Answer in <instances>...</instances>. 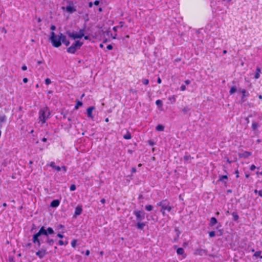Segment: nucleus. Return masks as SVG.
<instances>
[{
	"mask_svg": "<svg viewBox=\"0 0 262 262\" xmlns=\"http://www.w3.org/2000/svg\"><path fill=\"white\" fill-rule=\"evenodd\" d=\"M82 211V208L81 205H78L76 208L74 213V215L73 216L74 217H76L77 216L81 214Z\"/></svg>",
	"mask_w": 262,
	"mask_h": 262,
	"instance_id": "obj_10",
	"label": "nucleus"
},
{
	"mask_svg": "<svg viewBox=\"0 0 262 262\" xmlns=\"http://www.w3.org/2000/svg\"><path fill=\"white\" fill-rule=\"evenodd\" d=\"M82 102L80 101H77L76 102V104L75 106V109H78L79 106H82Z\"/></svg>",
	"mask_w": 262,
	"mask_h": 262,
	"instance_id": "obj_29",
	"label": "nucleus"
},
{
	"mask_svg": "<svg viewBox=\"0 0 262 262\" xmlns=\"http://www.w3.org/2000/svg\"><path fill=\"white\" fill-rule=\"evenodd\" d=\"M256 167L254 165H251L250 168L251 170H254L255 169Z\"/></svg>",
	"mask_w": 262,
	"mask_h": 262,
	"instance_id": "obj_43",
	"label": "nucleus"
},
{
	"mask_svg": "<svg viewBox=\"0 0 262 262\" xmlns=\"http://www.w3.org/2000/svg\"><path fill=\"white\" fill-rule=\"evenodd\" d=\"M156 104L158 106V107H162L163 106L162 102L161 100H157L156 101Z\"/></svg>",
	"mask_w": 262,
	"mask_h": 262,
	"instance_id": "obj_26",
	"label": "nucleus"
},
{
	"mask_svg": "<svg viewBox=\"0 0 262 262\" xmlns=\"http://www.w3.org/2000/svg\"><path fill=\"white\" fill-rule=\"evenodd\" d=\"M215 232L213 231H210L209 232V235L211 237H213L215 236Z\"/></svg>",
	"mask_w": 262,
	"mask_h": 262,
	"instance_id": "obj_33",
	"label": "nucleus"
},
{
	"mask_svg": "<svg viewBox=\"0 0 262 262\" xmlns=\"http://www.w3.org/2000/svg\"><path fill=\"white\" fill-rule=\"evenodd\" d=\"M122 27V26H115V27H114L113 28V30L115 31V32H116L117 31V29L119 28H121Z\"/></svg>",
	"mask_w": 262,
	"mask_h": 262,
	"instance_id": "obj_40",
	"label": "nucleus"
},
{
	"mask_svg": "<svg viewBox=\"0 0 262 262\" xmlns=\"http://www.w3.org/2000/svg\"><path fill=\"white\" fill-rule=\"evenodd\" d=\"M133 213L135 215L137 220L139 221H141L144 219V215L142 214V212L140 210H135Z\"/></svg>",
	"mask_w": 262,
	"mask_h": 262,
	"instance_id": "obj_9",
	"label": "nucleus"
},
{
	"mask_svg": "<svg viewBox=\"0 0 262 262\" xmlns=\"http://www.w3.org/2000/svg\"><path fill=\"white\" fill-rule=\"evenodd\" d=\"M164 129V126L159 124L156 126V130L158 131H163Z\"/></svg>",
	"mask_w": 262,
	"mask_h": 262,
	"instance_id": "obj_22",
	"label": "nucleus"
},
{
	"mask_svg": "<svg viewBox=\"0 0 262 262\" xmlns=\"http://www.w3.org/2000/svg\"><path fill=\"white\" fill-rule=\"evenodd\" d=\"M90 254V251L89 250H86L85 251V255L86 256H89Z\"/></svg>",
	"mask_w": 262,
	"mask_h": 262,
	"instance_id": "obj_56",
	"label": "nucleus"
},
{
	"mask_svg": "<svg viewBox=\"0 0 262 262\" xmlns=\"http://www.w3.org/2000/svg\"><path fill=\"white\" fill-rule=\"evenodd\" d=\"M76 244H77V240L76 239H73L72 242H71V246L73 247V248H75L76 246Z\"/></svg>",
	"mask_w": 262,
	"mask_h": 262,
	"instance_id": "obj_31",
	"label": "nucleus"
},
{
	"mask_svg": "<svg viewBox=\"0 0 262 262\" xmlns=\"http://www.w3.org/2000/svg\"><path fill=\"white\" fill-rule=\"evenodd\" d=\"M145 208L147 211H150L152 210L153 206L151 205H147L145 206Z\"/></svg>",
	"mask_w": 262,
	"mask_h": 262,
	"instance_id": "obj_28",
	"label": "nucleus"
},
{
	"mask_svg": "<svg viewBox=\"0 0 262 262\" xmlns=\"http://www.w3.org/2000/svg\"><path fill=\"white\" fill-rule=\"evenodd\" d=\"M68 5L64 7H62L61 9L63 10H66L67 12L70 14H72L76 11V8L75 6L76 2L72 1H68L67 2Z\"/></svg>",
	"mask_w": 262,
	"mask_h": 262,
	"instance_id": "obj_5",
	"label": "nucleus"
},
{
	"mask_svg": "<svg viewBox=\"0 0 262 262\" xmlns=\"http://www.w3.org/2000/svg\"><path fill=\"white\" fill-rule=\"evenodd\" d=\"M227 179H228L227 176H226V175H223V176H220L219 180L220 181H223V180L224 179L227 180Z\"/></svg>",
	"mask_w": 262,
	"mask_h": 262,
	"instance_id": "obj_30",
	"label": "nucleus"
},
{
	"mask_svg": "<svg viewBox=\"0 0 262 262\" xmlns=\"http://www.w3.org/2000/svg\"><path fill=\"white\" fill-rule=\"evenodd\" d=\"M190 111V108L188 106H185L182 110L183 113L184 114H187L188 113V112Z\"/></svg>",
	"mask_w": 262,
	"mask_h": 262,
	"instance_id": "obj_20",
	"label": "nucleus"
},
{
	"mask_svg": "<svg viewBox=\"0 0 262 262\" xmlns=\"http://www.w3.org/2000/svg\"><path fill=\"white\" fill-rule=\"evenodd\" d=\"M177 253L178 255H181L183 258L186 257V254H184V250L182 248H178L177 250Z\"/></svg>",
	"mask_w": 262,
	"mask_h": 262,
	"instance_id": "obj_16",
	"label": "nucleus"
},
{
	"mask_svg": "<svg viewBox=\"0 0 262 262\" xmlns=\"http://www.w3.org/2000/svg\"><path fill=\"white\" fill-rule=\"evenodd\" d=\"M28 78H24L23 79V82H24V83H27V82H28Z\"/></svg>",
	"mask_w": 262,
	"mask_h": 262,
	"instance_id": "obj_57",
	"label": "nucleus"
},
{
	"mask_svg": "<svg viewBox=\"0 0 262 262\" xmlns=\"http://www.w3.org/2000/svg\"><path fill=\"white\" fill-rule=\"evenodd\" d=\"M136 168H135V167H133V168H132V172H136Z\"/></svg>",
	"mask_w": 262,
	"mask_h": 262,
	"instance_id": "obj_64",
	"label": "nucleus"
},
{
	"mask_svg": "<svg viewBox=\"0 0 262 262\" xmlns=\"http://www.w3.org/2000/svg\"><path fill=\"white\" fill-rule=\"evenodd\" d=\"M258 126V123L255 121H253L252 124V128L253 130H256Z\"/></svg>",
	"mask_w": 262,
	"mask_h": 262,
	"instance_id": "obj_23",
	"label": "nucleus"
},
{
	"mask_svg": "<svg viewBox=\"0 0 262 262\" xmlns=\"http://www.w3.org/2000/svg\"><path fill=\"white\" fill-rule=\"evenodd\" d=\"M188 245V243L187 242H184L183 244V246L185 247Z\"/></svg>",
	"mask_w": 262,
	"mask_h": 262,
	"instance_id": "obj_62",
	"label": "nucleus"
},
{
	"mask_svg": "<svg viewBox=\"0 0 262 262\" xmlns=\"http://www.w3.org/2000/svg\"><path fill=\"white\" fill-rule=\"evenodd\" d=\"M240 92L242 94V96L241 99H242V102L243 103V102H244L246 101V100L245 99V97L248 96L249 95V94L245 89L240 90Z\"/></svg>",
	"mask_w": 262,
	"mask_h": 262,
	"instance_id": "obj_12",
	"label": "nucleus"
},
{
	"mask_svg": "<svg viewBox=\"0 0 262 262\" xmlns=\"http://www.w3.org/2000/svg\"><path fill=\"white\" fill-rule=\"evenodd\" d=\"M94 110H95L94 106H90L87 108L86 113L88 117L93 119L94 117L92 115V112Z\"/></svg>",
	"mask_w": 262,
	"mask_h": 262,
	"instance_id": "obj_11",
	"label": "nucleus"
},
{
	"mask_svg": "<svg viewBox=\"0 0 262 262\" xmlns=\"http://www.w3.org/2000/svg\"><path fill=\"white\" fill-rule=\"evenodd\" d=\"M245 155H246V157H248V156H250L251 155V153L250 152H247H247H245Z\"/></svg>",
	"mask_w": 262,
	"mask_h": 262,
	"instance_id": "obj_54",
	"label": "nucleus"
},
{
	"mask_svg": "<svg viewBox=\"0 0 262 262\" xmlns=\"http://www.w3.org/2000/svg\"><path fill=\"white\" fill-rule=\"evenodd\" d=\"M41 141H42V142H46V141H47V138H43L41 139Z\"/></svg>",
	"mask_w": 262,
	"mask_h": 262,
	"instance_id": "obj_63",
	"label": "nucleus"
},
{
	"mask_svg": "<svg viewBox=\"0 0 262 262\" xmlns=\"http://www.w3.org/2000/svg\"><path fill=\"white\" fill-rule=\"evenodd\" d=\"M123 138L127 140L130 139L132 138L130 133L129 132H127L126 134L123 135Z\"/></svg>",
	"mask_w": 262,
	"mask_h": 262,
	"instance_id": "obj_21",
	"label": "nucleus"
},
{
	"mask_svg": "<svg viewBox=\"0 0 262 262\" xmlns=\"http://www.w3.org/2000/svg\"><path fill=\"white\" fill-rule=\"evenodd\" d=\"M185 83L186 84L188 85L190 83V81L189 80H186L185 81Z\"/></svg>",
	"mask_w": 262,
	"mask_h": 262,
	"instance_id": "obj_52",
	"label": "nucleus"
},
{
	"mask_svg": "<svg viewBox=\"0 0 262 262\" xmlns=\"http://www.w3.org/2000/svg\"><path fill=\"white\" fill-rule=\"evenodd\" d=\"M83 44V42L76 40L74 43L67 49V52L69 53L74 54L77 49H79Z\"/></svg>",
	"mask_w": 262,
	"mask_h": 262,
	"instance_id": "obj_6",
	"label": "nucleus"
},
{
	"mask_svg": "<svg viewBox=\"0 0 262 262\" xmlns=\"http://www.w3.org/2000/svg\"><path fill=\"white\" fill-rule=\"evenodd\" d=\"M184 159L185 161H188L191 159V157L189 155H186L184 156Z\"/></svg>",
	"mask_w": 262,
	"mask_h": 262,
	"instance_id": "obj_32",
	"label": "nucleus"
},
{
	"mask_svg": "<svg viewBox=\"0 0 262 262\" xmlns=\"http://www.w3.org/2000/svg\"><path fill=\"white\" fill-rule=\"evenodd\" d=\"M84 29H80L78 33H74L71 32L69 31L67 32V34L69 36V37L73 39H79L81 38L84 36Z\"/></svg>",
	"mask_w": 262,
	"mask_h": 262,
	"instance_id": "obj_7",
	"label": "nucleus"
},
{
	"mask_svg": "<svg viewBox=\"0 0 262 262\" xmlns=\"http://www.w3.org/2000/svg\"><path fill=\"white\" fill-rule=\"evenodd\" d=\"M60 201L58 200H54L51 203L50 206L52 207H57L59 205Z\"/></svg>",
	"mask_w": 262,
	"mask_h": 262,
	"instance_id": "obj_15",
	"label": "nucleus"
},
{
	"mask_svg": "<svg viewBox=\"0 0 262 262\" xmlns=\"http://www.w3.org/2000/svg\"><path fill=\"white\" fill-rule=\"evenodd\" d=\"M169 99L170 100L171 99V102L172 103L175 102V101H176V97H175V96H174V95L172 96L171 98H169Z\"/></svg>",
	"mask_w": 262,
	"mask_h": 262,
	"instance_id": "obj_37",
	"label": "nucleus"
},
{
	"mask_svg": "<svg viewBox=\"0 0 262 262\" xmlns=\"http://www.w3.org/2000/svg\"><path fill=\"white\" fill-rule=\"evenodd\" d=\"M107 49L109 50H111L113 49V46L111 45H108L107 46Z\"/></svg>",
	"mask_w": 262,
	"mask_h": 262,
	"instance_id": "obj_47",
	"label": "nucleus"
},
{
	"mask_svg": "<svg viewBox=\"0 0 262 262\" xmlns=\"http://www.w3.org/2000/svg\"><path fill=\"white\" fill-rule=\"evenodd\" d=\"M100 2L99 1H95L94 3V4L96 6H97L99 4Z\"/></svg>",
	"mask_w": 262,
	"mask_h": 262,
	"instance_id": "obj_51",
	"label": "nucleus"
},
{
	"mask_svg": "<svg viewBox=\"0 0 262 262\" xmlns=\"http://www.w3.org/2000/svg\"><path fill=\"white\" fill-rule=\"evenodd\" d=\"M100 202L102 203V204H104L105 202V200L104 199H102L101 200H100Z\"/></svg>",
	"mask_w": 262,
	"mask_h": 262,
	"instance_id": "obj_61",
	"label": "nucleus"
},
{
	"mask_svg": "<svg viewBox=\"0 0 262 262\" xmlns=\"http://www.w3.org/2000/svg\"><path fill=\"white\" fill-rule=\"evenodd\" d=\"M148 142L149 144H150L151 146H152L155 144L154 142L152 140H149Z\"/></svg>",
	"mask_w": 262,
	"mask_h": 262,
	"instance_id": "obj_46",
	"label": "nucleus"
},
{
	"mask_svg": "<svg viewBox=\"0 0 262 262\" xmlns=\"http://www.w3.org/2000/svg\"><path fill=\"white\" fill-rule=\"evenodd\" d=\"M157 206L161 207L160 211L163 216L165 215V211L170 212L173 208L172 206L170 205L169 202L167 200H162L159 202L157 203Z\"/></svg>",
	"mask_w": 262,
	"mask_h": 262,
	"instance_id": "obj_2",
	"label": "nucleus"
},
{
	"mask_svg": "<svg viewBox=\"0 0 262 262\" xmlns=\"http://www.w3.org/2000/svg\"><path fill=\"white\" fill-rule=\"evenodd\" d=\"M7 119L6 116L5 115H1L0 116V123H3L6 122Z\"/></svg>",
	"mask_w": 262,
	"mask_h": 262,
	"instance_id": "obj_24",
	"label": "nucleus"
},
{
	"mask_svg": "<svg viewBox=\"0 0 262 262\" xmlns=\"http://www.w3.org/2000/svg\"><path fill=\"white\" fill-rule=\"evenodd\" d=\"M129 92L132 93H133V94H137V91L134 90V89H131L129 90Z\"/></svg>",
	"mask_w": 262,
	"mask_h": 262,
	"instance_id": "obj_41",
	"label": "nucleus"
},
{
	"mask_svg": "<svg viewBox=\"0 0 262 262\" xmlns=\"http://www.w3.org/2000/svg\"><path fill=\"white\" fill-rule=\"evenodd\" d=\"M236 91V86H233L230 89L229 93L231 95V94H233L234 93H235Z\"/></svg>",
	"mask_w": 262,
	"mask_h": 262,
	"instance_id": "obj_27",
	"label": "nucleus"
},
{
	"mask_svg": "<svg viewBox=\"0 0 262 262\" xmlns=\"http://www.w3.org/2000/svg\"><path fill=\"white\" fill-rule=\"evenodd\" d=\"M186 90V86L184 85H182L181 86V90L184 91Z\"/></svg>",
	"mask_w": 262,
	"mask_h": 262,
	"instance_id": "obj_45",
	"label": "nucleus"
},
{
	"mask_svg": "<svg viewBox=\"0 0 262 262\" xmlns=\"http://www.w3.org/2000/svg\"><path fill=\"white\" fill-rule=\"evenodd\" d=\"M204 252V250L203 249H199L196 251L197 253L199 254H202V253Z\"/></svg>",
	"mask_w": 262,
	"mask_h": 262,
	"instance_id": "obj_42",
	"label": "nucleus"
},
{
	"mask_svg": "<svg viewBox=\"0 0 262 262\" xmlns=\"http://www.w3.org/2000/svg\"><path fill=\"white\" fill-rule=\"evenodd\" d=\"M54 234V231L51 227L45 229L44 226L40 228L38 232L32 236V242L36 244L39 248L41 244L46 243L49 246L54 244V241L49 237V235Z\"/></svg>",
	"mask_w": 262,
	"mask_h": 262,
	"instance_id": "obj_1",
	"label": "nucleus"
},
{
	"mask_svg": "<svg viewBox=\"0 0 262 262\" xmlns=\"http://www.w3.org/2000/svg\"><path fill=\"white\" fill-rule=\"evenodd\" d=\"M142 83L144 84H145V85H147L149 83V80L147 79H143L142 80Z\"/></svg>",
	"mask_w": 262,
	"mask_h": 262,
	"instance_id": "obj_35",
	"label": "nucleus"
},
{
	"mask_svg": "<svg viewBox=\"0 0 262 262\" xmlns=\"http://www.w3.org/2000/svg\"><path fill=\"white\" fill-rule=\"evenodd\" d=\"M216 223H217V220L216 219V218L214 217H212L210 219L209 225L210 226H213Z\"/></svg>",
	"mask_w": 262,
	"mask_h": 262,
	"instance_id": "obj_17",
	"label": "nucleus"
},
{
	"mask_svg": "<svg viewBox=\"0 0 262 262\" xmlns=\"http://www.w3.org/2000/svg\"><path fill=\"white\" fill-rule=\"evenodd\" d=\"M161 82H162V81H161V78H160V77H159V78H158V79H157V82H158V83H161Z\"/></svg>",
	"mask_w": 262,
	"mask_h": 262,
	"instance_id": "obj_58",
	"label": "nucleus"
},
{
	"mask_svg": "<svg viewBox=\"0 0 262 262\" xmlns=\"http://www.w3.org/2000/svg\"><path fill=\"white\" fill-rule=\"evenodd\" d=\"M93 5V3L91 2H90V3H89V7L90 8H91V7H92Z\"/></svg>",
	"mask_w": 262,
	"mask_h": 262,
	"instance_id": "obj_59",
	"label": "nucleus"
},
{
	"mask_svg": "<svg viewBox=\"0 0 262 262\" xmlns=\"http://www.w3.org/2000/svg\"><path fill=\"white\" fill-rule=\"evenodd\" d=\"M70 189L71 191H74L76 189V186L74 184L71 185Z\"/></svg>",
	"mask_w": 262,
	"mask_h": 262,
	"instance_id": "obj_36",
	"label": "nucleus"
},
{
	"mask_svg": "<svg viewBox=\"0 0 262 262\" xmlns=\"http://www.w3.org/2000/svg\"><path fill=\"white\" fill-rule=\"evenodd\" d=\"M57 236L58 237L61 238H62L64 237L63 235H62V234H61V233H59L57 234Z\"/></svg>",
	"mask_w": 262,
	"mask_h": 262,
	"instance_id": "obj_50",
	"label": "nucleus"
},
{
	"mask_svg": "<svg viewBox=\"0 0 262 262\" xmlns=\"http://www.w3.org/2000/svg\"><path fill=\"white\" fill-rule=\"evenodd\" d=\"M232 215L233 216V220L236 221H237L238 218H239V216L238 215V214H237L236 212H233L232 213Z\"/></svg>",
	"mask_w": 262,
	"mask_h": 262,
	"instance_id": "obj_25",
	"label": "nucleus"
},
{
	"mask_svg": "<svg viewBox=\"0 0 262 262\" xmlns=\"http://www.w3.org/2000/svg\"><path fill=\"white\" fill-rule=\"evenodd\" d=\"M1 31L2 33H4V34H6L7 33V30L5 28H3L1 30Z\"/></svg>",
	"mask_w": 262,
	"mask_h": 262,
	"instance_id": "obj_48",
	"label": "nucleus"
},
{
	"mask_svg": "<svg viewBox=\"0 0 262 262\" xmlns=\"http://www.w3.org/2000/svg\"><path fill=\"white\" fill-rule=\"evenodd\" d=\"M260 254H261L260 251H257L254 253V256L255 257H258L260 256Z\"/></svg>",
	"mask_w": 262,
	"mask_h": 262,
	"instance_id": "obj_38",
	"label": "nucleus"
},
{
	"mask_svg": "<svg viewBox=\"0 0 262 262\" xmlns=\"http://www.w3.org/2000/svg\"><path fill=\"white\" fill-rule=\"evenodd\" d=\"M51 83V80L49 78H46L45 79V83H46V84L49 85Z\"/></svg>",
	"mask_w": 262,
	"mask_h": 262,
	"instance_id": "obj_34",
	"label": "nucleus"
},
{
	"mask_svg": "<svg viewBox=\"0 0 262 262\" xmlns=\"http://www.w3.org/2000/svg\"><path fill=\"white\" fill-rule=\"evenodd\" d=\"M258 195L262 197V189L258 191Z\"/></svg>",
	"mask_w": 262,
	"mask_h": 262,
	"instance_id": "obj_53",
	"label": "nucleus"
},
{
	"mask_svg": "<svg viewBox=\"0 0 262 262\" xmlns=\"http://www.w3.org/2000/svg\"><path fill=\"white\" fill-rule=\"evenodd\" d=\"M261 73V70L259 67H257L256 70V73L254 75V78L255 79H258L260 77V73Z\"/></svg>",
	"mask_w": 262,
	"mask_h": 262,
	"instance_id": "obj_18",
	"label": "nucleus"
},
{
	"mask_svg": "<svg viewBox=\"0 0 262 262\" xmlns=\"http://www.w3.org/2000/svg\"><path fill=\"white\" fill-rule=\"evenodd\" d=\"M61 168V170L63 171V173H66L67 172V168L65 166H62V167H60Z\"/></svg>",
	"mask_w": 262,
	"mask_h": 262,
	"instance_id": "obj_39",
	"label": "nucleus"
},
{
	"mask_svg": "<svg viewBox=\"0 0 262 262\" xmlns=\"http://www.w3.org/2000/svg\"><path fill=\"white\" fill-rule=\"evenodd\" d=\"M55 29H56V27L55 26L52 25L51 26V30H55Z\"/></svg>",
	"mask_w": 262,
	"mask_h": 262,
	"instance_id": "obj_55",
	"label": "nucleus"
},
{
	"mask_svg": "<svg viewBox=\"0 0 262 262\" xmlns=\"http://www.w3.org/2000/svg\"><path fill=\"white\" fill-rule=\"evenodd\" d=\"M49 166L57 171H59L61 170V168L59 166H56L54 162H50Z\"/></svg>",
	"mask_w": 262,
	"mask_h": 262,
	"instance_id": "obj_14",
	"label": "nucleus"
},
{
	"mask_svg": "<svg viewBox=\"0 0 262 262\" xmlns=\"http://www.w3.org/2000/svg\"><path fill=\"white\" fill-rule=\"evenodd\" d=\"M47 254V249L45 246H42L40 250L36 252V255L40 258H42Z\"/></svg>",
	"mask_w": 262,
	"mask_h": 262,
	"instance_id": "obj_8",
	"label": "nucleus"
},
{
	"mask_svg": "<svg viewBox=\"0 0 262 262\" xmlns=\"http://www.w3.org/2000/svg\"><path fill=\"white\" fill-rule=\"evenodd\" d=\"M58 244L60 245V246H62L64 244V242H63V241L62 240H59L58 241Z\"/></svg>",
	"mask_w": 262,
	"mask_h": 262,
	"instance_id": "obj_44",
	"label": "nucleus"
},
{
	"mask_svg": "<svg viewBox=\"0 0 262 262\" xmlns=\"http://www.w3.org/2000/svg\"><path fill=\"white\" fill-rule=\"evenodd\" d=\"M61 33H60L58 35H56L54 32L51 33L50 40L54 47L58 48L61 45Z\"/></svg>",
	"mask_w": 262,
	"mask_h": 262,
	"instance_id": "obj_3",
	"label": "nucleus"
},
{
	"mask_svg": "<svg viewBox=\"0 0 262 262\" xmlns=\"http://www.w3.org/2000/svg\"><path fill=\"white\" fill-rule=\"evenodd\" d=\"M61 42L64 43L66 46H68L70 43V41L67 40L66 36L63 35L62 33L61 37Z\"/></svg>",
	"mask_w": 262,
	"mask_h": 262,
	"instance_id": "obj_13",
	"label": "nucleus"
},
{
	"mask_svg": "<svg viewBox=\"0 0 262 262\" xmlns=\"http://www.w3.org/2000/svg\"><path fill=\"white\" fill-rule=\"evenodd\" d=\"M235 173H236V177L237 178H238V177H239V175H238V170H236L235 171Z\"/></svg>",
	"mask_w": 262,
	"mask_h": 262,
	"instance_id": "obj_60",
	"label": "nucleus"
},
{
	"mask_svg": "<svg viewBox=\"0 0 262 262\" xmlns=\"http://www.w3.org/2000/svg\"><path fill=\"white\" fill-rule=\"evenodd\" d=\"M50 113L48 107L41 108L39 112V119L42 124L46 122V120L49 118Z\"/></svg>",
	"mask_w": 262,
	"mask_h": 262,
	"instance_id": "obj_4",
	"label": "nucleus"
},
{
	"mask_svg": "<svg viewBox=\"0 0 262 262\" xmlns=\"http://www.w3.org/2000/svg\"><path fill=\"white\" fill-rule=\"evenodd\" d=\"M145 226V223L138 222L136 224L137 229L142 230Z\"/></svg>",
	"mask_w": 262,
	"mask_h": 262,
	"instance_id": "obj_19",
	"label": "nucleus"
},
{
	"mask_svg": "<svg viewBox=\"0 0 262 262\" xmlns=\"http://www.w3.org/2000/svg\"><path fill=\"white\" fill-rule=\"evenodd\" d=\"M21 69L23 70V71H26L27 70V67L26 65H24L22 66L21 67Z\"/></svg>",
	"mask_w": 262,
	"mask_h": 262,
	"instance_id": "obj_49",
	"label": "nucleus"
}]
</instances>
